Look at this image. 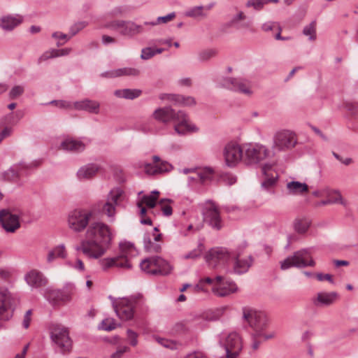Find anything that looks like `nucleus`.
I'll return each mask as SVG.
<instances>
[{
  "label": "nucleus",
  "instance_id": "f257e3e1",
  "mask_svg": "<svg viewBox=\"0 0 358 358\" xmlns=\"http://www.w3.org/2000/svg\"><path fill=\"white\" fill-rule=\"evenodd\" d=\"M113 238L110 228L105 223H92L85 233V238L76 248L77 251L91 259H99L109 249Z\"/></svg>",
  "mask_w": 358,
  "mask_h": 358
},
{
  "label": "nucleus",
  "instance_id": "f03ea898",
  "mask_svg": "<svg viewBox=\"0 0 358 358\" xmlns=\"http://www.w3.org/2000/svg\"><path fill=\"white\" fill-rule=\"evenodd\" d=\"M140 267L143 272L152 275H168L173 270L170 262L159 256L145 258L140 263Z\"/></svg>",
  "mask_w": 358,
  "mask_h": 358
},
{
  "label": "nucleus",
  "instance_id": "7ed1b4c3",
  "mask_svg": "<svg viewBox=\"0 0 358 358\" xmlns=\"http://www.w3.org/2000/svg\"><path fill=\"white\" fill-rule=\"evenodd\" d=\"M315 262L311 256L310 250L304 248L296 251L292 255L280 262V268L287 270L292 267L306 268L314 267Z\"/></svg>",
  "mask_w": 358,
  "mask_h": 358
},
{
  "label": "nucleus",
  "instance_id": "20e7f679",
  "mask_svg": "<svg viewBox=\"0 0 358 358\" xmlns=\"http://www.w3.org/2000/svg\"><path fill=\"white\" fill-rule=\"evenodd\" d=\"M50 336L52 343L59 348L63 354L71 350L72 341L69 329L59 324H52L49 327Z\"/></svg>",
  "mask_w": 358,
  "mask_h": 358
},
{
  "label": "nucleus",
  "instance_id": "39448f33",
  "mask_svg": "<svg viewBox=\"0 0 358 358\" xmlns=\"http://www.w3.org/2000/svg\"><path fill=\"white\" fill-rule=\"evenodd\" d=\"M109 298L112 301L113 307L117 316L123 321H127L133 318L135 306L141 296L119 299H115L112 296Z\"/></svg>",
  "mask_w": 358,
  "mask_h": 358
},
{
  "label": "nucleus",
  "instance_id": "423d86ee",
  "mask_svg": "<svg viewBox=\"0 0 358 358\" xmlns=\"http://www.w3.org/2000/svg\"><path fill=\"white\" fill-rule=\"evenodd\" d=\"M103 27L118 31L120 35L129 38H133L144 32L143 25L130 20H113L106 23Z\"/></svg>",
  "mask_w": 358,
  "mask_h": 358
},
{
  "label": "nucleus",
  "instance_id": "0eeeda50",
  "mask_svg": "<svg viewBox=\"0 0 358 358\" xmlns=\"http://www.w3.org/2000/svg\"><path fill=\"white\" fill-rule=\"evenodd\" d=\"M243 162L245 164H256L270 156V150L259 143H243Z\"/></svg>",
  "mask_w": 358,
  "mask_h": 358
},
{
  "label": "nucleus",
  "instance_id": "6e6552de",
  "mask_svg": "<svg viewBox=\"0 0 358 358\" xmlns=\"http://www.w3.org/2000/svg\"><path fill=\"white\" fill-rule=\"evenodd\" d=\"M243 144L236 141L227 143L222 150V156L225 165L229 168L236 167L241 162H243Z\"/></svg>",
  "mask_w": 358,
  "mask_h": 358
},
{
  "label": "nucleus",
  "instance_id": "1a4fd4ad",
  "mask_svg": "<svg viewBox=\"0 0 358 358\" xmlns=\"http://www.w3.org/2000/svg\"><path fill=\"white\" fill-rule=\"evenodd\" d=\"M296 143L297 138L294 131L289 129H280L273 135L272 149L274 152H285L292 149Z\"/></svg>",
  "mask_w": 358,
  "mask_h": 358
},
{
  "label": "nucleus",
  "instance_id": "9d476101",
  "mask_svg": "<svg viewBox=\"0 0 358 358\" xmlns=\"http://www.w3.org/2000/svg\"><path fill=\"white\" fill-rule=\"evenodd\" d=\"M18 299L8 289H0V320L12 318Z\"/></svg>",
  "mask_w": 358,
  "mask_h": 358
},
{
  "label": "nucleus",
  "instance_id": "9b49d317",
  "mask_svg": "<svg viewBox=\"0 0 358 358\" xmlns=\"http://www.w3.org/2000/svg\"><path fill=\"white\" fill-rule=\"evenodd\" d=\"M137 255L134 245L130 242H122L120 243V254L115 257V267L124 269H131L132 265L131 259Z\"/></svg>",
  "mask_w": 358,
  "mask_h": 358
},
{
  "label": "nucleus",
  "instance_id": "f8f14e48",
  "mask_svg": "<svg viewBox=\"0 0 358 358\" xmlns=\"http://www.w3.org/2000/svg\"><path fill=\"white\" fill-rule=\"evenodd\" d=\"M220 344L224 348L226 353L232 355H239L242 350L241 338L236 332L222 333Z\"/></svg>",
  "mask_w": 358,
  "mask_h": 358
},
{
  "label": "nucleus",
  "instance_id": "ddd939ff",
  "mask_svg": "<svg viewBox=\"0 0 358 358\" xmlns=\"http://www.w3.org/2000/svg\"><path fill=\"white\" fill-rule=\"evenodd\" d=\"M92 216V213L90 210H75L69 215V226L74 231H81L87 226Z\"/></svg>",
  "mask_w": 358,
  "mask_h": 358
},
{
  "label": "nucleus",
  "instance_id": "4468645a",
  "mask_svg": "<svg viewBox=\"0 0 358 358\" xmlns=\"http://www.w3.org/2000/svg\"><path fill=\"white\" fill-rule=\"evenodd\" d=\"M243 317L255 332H262L266 326L264 313L252 308L244 307L243 308Z\"/></svg>",
  "mask_w": 358,
  "mask_h": 358
},
{
  "label": "nucleus",
  "instance_id": "2eb2a0df",
  "mask_svg": "<svg viewBox=\"0 0 358 358\" xmlns=\"http://www.w3.org/2000/svg\"><path fill=\"white\" fill-rule=\"evenodd\" d=\"M231 258L229 251L224 248L210 250L206 256L208 266L213 268L224 266Z\"/></svg>",
  "mask_w": 358,
  "mask_h": 358
},
{
  "label": "nucleus",
  "instance_id": "dca6fc26",
  "mask_svg": "<svg viewBox=\"0 0 358 358\" xmlns=\"http://www.w3.org/2000/svg\"><path fill=\"white\" fill-rule=\"evenodd\" d=\"M204 221L212 228L220 230L222 227V222L217 207L212 201L206 203L203 210Z\"/></svg>",
  "mask_w": 358,
  "mask_h": 358
},
{
  "label": "nucleus",
  "instance_id": "f3484780",
  "mask_svg": "<svg viewBox=\"0 0 358 358\" xmlns=\"http://www.w3.org/2000/svg\"><path fill=\"white\" fill-rule=\"evenodd\" d=\"M174 130L178 135H185L188 133L196 132L199 129L192 124L187 114L182 111H177V115L173 122Z\"/></svg>",
  "mask_w": 358,
  "mask_h": 358
},
{
  "label": "nucleus",
  "instance_id": "a211bd4d",
  "mask_svg": "<svg viewBox=\"0 0 358 358\" xmlns=\"http://www.w3.org/2000/svg\"><path fill=\"white\" fill-rule=\"evenodd\" d=\"M222 86L230 90L240 92L245 95L250 96L252 94L250 82L243 78H224L222 82Z\"/></svg>",
  "mask_w": 358,
  "mask_h": 358
},
{
  "label": "nucleus",
  "instance_id": "6ab92c4d",
  "mask_svg": "<svg viewBox=\"0 0 358 358\" xmlns=\"http://www.w3.org/2000/svg\"><path fill=\"white\" fill-rule=\"evenodd\" d=\"M0 222L8 233H15L20 227V216L7 209L0 210Z\"/></svg>",
  "mask_w": 358,
  "mask_h": 358
},
{
  "label": "nucleus",
  "instance_id": "aec40b11",
  "mask_svg": "<svg viewBox=\"0 0 358 358\" xmlns=\"http://www.w3.org/2000/svg\"><path fill=\"white\" fill-rule=\"evenodd\" d=\"M237 290L238 287L233 281H224L220 275L216 277V283L212 288L213 292L218 296H226L236 292Z\"/></svg>",
  "mask_w": 358,
  "mask_h": 358
},
{
  "label": "nucleus",
  "instance_id": "412c9836",
  "mask_svg": "<svg viewBox=\"0 0 358 358\" xmlns=\"http://www.w3.org/2000/svg\"><path fill=\"white\" fill-rule=\"evenodd\" d=\"M24 279L27 284L32 289H38L45 287L48 282L45 275L37 269H31L28 271L24 275Z\"/></svg>",
  "mask_w": 358,
  "mask_h": 358
},
{
  "label": "nucleus",
  "instance_id": "4be33fe9",
  "mask_svg": "<svg viewBox=\"0 0 358 358\" xmlns=\"http://www.w3.org/2000/svg\"><path fill=\"white\" fill-rule=\"evenodd\" d=\"M152 161L153 164L148 163L144 167L145 173L149 175L168 172L173 169L171 164L166 161H162L157 155L152 157Z\"/></svg>",
  "mask_w": 358,
  "mask_h": 358
},
{
  "label": "nucleus",
  "instance_id": "5701e85b",
  "mask_svg": "<svg viewBox=\"0 0 358 358\" xmlns=\"http://www.w3.org/2000/svg\"><path fill=\"white\" fill-rule=\"evenodd\" d=\"M229 26L234 27L239 30H248L253 31L252 22L247 20V15L243 11H238L229 21Z\"/></svg>",
  "mask_w": 358,
  "mask_h": 358
},
{
  "label": "nucleus",
  "instance_id": "b1692460",
  "mask_svg": "<svg viewBox=\"0 0 358 358\" xmlns=\"http://www.w3.org/2000/svg\"><path fill=\"white\" fill-rule=\"evenodd\" d=\"M177 111L171 107H162L157 108L152 113V117L157 121L164 124H169L173 122Z\"/></svg>",
  "mask_w": 358,
  "mask_h": 358
},
{
  "label": "nucleus",
  "instance_id": "393cba45",
  "mask_svg": "<svg viewBox=\"0 0 358 358\" xmlns=\"http://www.w3.org/2000/svg\"><path fill=\"white\" fill-rule=\"evenodd\" d=\"M20 15H6L0 17V28L4 31H11L22 22Z\"/></svg>",
  "mask_w": 358,
  "mask_h": 358
},
{
  "label": "nucleus",
  "instance_id": "a878e982",
  "mask_svg": "<svg viewBox=\"0 0 358 358\" xmlns=\"http://www.w3.org/2000/svg\"><path fill=\"white\" fill-rule=\"evenodd\" d=\"M338 294L336 292H318L317 295L313 299V303L315 306H328L333 304L338 299Z\"/></svg>",
  "mask_w": 358,
  "mask_h": 358
},
{
  "label": "nucleus",
  "instance_id": "bb28decb",
  "mask_svg": "<svg viewBox=\"0 0 358 358\" xmlns=\"http://www.w3.org/2000/svg\"><path fill=\"white\" fill-rule=\"evenodd\" d=\"M34 166V163L27 164L24 162H20L15 164L5 173V178L8 180L15 181L23 174L24 170L29 169Z\"/></svg>",
  "mask_w": 358,
  "mask_h": 358
},
{
  "label": "nucleus",
  "instance_id": "cd10ccee",
  "mask_svg": "<svg viewBox=\"0 0 358 358\" xmlns=\"http://www.w3.org/2000/svg\"><path fill=\"white\" fill-rule=\"evenodd\" d=\"M100 104L98 101L85 99L73 103V108L78 110H86L90 113L98 114Z\"/></svg>",
  "mask_w": 358,
  "mask_h": 358
},
{
  "label": "nucleus",
  "instance_id": "c85d7f7f",
  "mask_svg": "<svg viewBox=\"0 0 358 358\" xmlns=\"http://www.w3.org/2000/svg\"><path fill=\"white\" fill-rule=\"evenodd\" d=\"M60 148L66 151L78 152L85 150V144L81 141L67 138L62 141L60 144Z\"/></svg>",
  "mask_w": 358,
  "mask_h": 358
},
{
  "label": "nucleus",
  "instance_id": "c756f323",
  "mask_svg": "<svg viewBox=\"0 0 358 358\" xmlns=\"http://www.w3.org/2000/svg\"><path fill=\"white\" fill-rule=\"evenodd\" d=\"M253 263V258L252 256H248L245 258H241L239 255L236 257L234 271L236 273L242 274L246 273Z\"/></svg>",
  "mask_w": 358,
  "mask_h": 358
},
{
  "label": "nucleus",
  "instance_id": "7c9ffc66",
  "mask_svg": "<svg viewBox=\"0 0 358 358\" xmlns=\"http://www.w3.org/2000/svg\"><path fill=\"white\" fill-rule=\"evenodd\" d=\"M99 170L96 164H88L80 167L77 172V177L80 180L90 179L94 177Z\"/></svg>",
  "mask_w": 358,
  "mask_h": 358
},
{
  "label": "nucleus",
  "instance_id": "2f4dec72",
  "mask_svg": "<svg viewBox=\"0 0 358 358\" xmlns=\"http://www.w3.org/2000/svg\"><path fill=\"white\" fill-rule=\"evenodd\" d=\"M287 193L291 195L303 194L308 191V186L305 182L290 181L286 185Z\"/></svg>",
  "mask_w": 358,
  "mask_h": 358
},
{
  "label": "nucleus",
  "instance_id": "473e14b6",
  "mask_svg": "<svg viewBox=\"0 0 358 358\" xmlns=\"http://www.w3.org/2000/svg\"><path fill=\"white\" fill-rule=\"evenodd\" d=\"M160 99L162 100L168 99L172 102L183 106H192L195 104L194 98L191 96L185 97L181 95L164 94L160 96Z\"/></svg>",
  "mask_w": 358,
  "mask_h": 358
},
{
  "label": "nucleus",
  "instance_id": "72a5a7b5",
  "mask_svg": "<svg viewBox=\"0 0 358 358\" xmlns=\"http://www.w3.org/2000/svg\"><path fill=\"white\" fill-rule=\"evenodd\" d=\"M72 49L70 48L64 49H52L45 52L39 58L38 63H41L51 58L66 56L71 53Z\"/></svg>",
  "mask_w": 358,
  "mask_h": 358
},
{
  "label": "nucleus",
  "instance_id": "f704fd0d",
  "mask_svg": "<svg viewBox=\"0 0 358 358\" xmlns=\"http://www.w3.org/2000/svg\"><path fill=\"white\" fill-rule=\"evenodd\" d=\"M325 196L331 204H341L345 207L348 206V201L343 199L339 190L327 189Z\"/></svg>",
  "mask_w": 358,
  "mask_h": 358
},
{
  "label": "nucleus",
  "instance_id": "c9c22d12",
  "mask_svg": "<svg viewBox=\"0 0 358 358\" xmlns=\"http://www.w3.org/2000/svg\"><path fill=\"white\" fill-rule=\"evenodd\" d=\"M142 91L138 89H122L114 92L115 96L126 99H134L141 96Z\"/></svg>",
  "mask_w": 358,
  "mask_h": 358
},
{
  "label": "nucleus",
  "instance_id": "e433bc0d",
  "mask_svg": "<svg viewBox=\"0 0 358 358\" xmlns=\"http://www.w3.org/2000/svg\"><path fill=\"white\" fill-rule=\"evenodd\" d=\"M66 257V248L64 244H60L49 251L47 256V262H52L57 258L64 259Z\"/></svg>",
  "mask_w": 358,
  "mask_h": 358
},
{
  "label": "nucleus",
  "instance_id": "4c0bfd02",
  "mask_svg": "<svg viewBox=\"0 0 358 358\" xmlns=\"http://www.w3.org/2000/svg\"><path fill=\"white\" fill-rule=\"evenodd\" d=\"M60 290V301L66 303L71 301L73 296L75 294L76 287L72 283H66Z\"/></svg>",
  "mask_w": 358,
  "mask_h": 358
},
{
  "label": "nucleus",
  "instance_id": "58836bf2",
  "mask_svg": "<svg viewBox=\"0 0 358 358\" xmlns=\"http://www.w3.org/2000/svg\"><path fill=\"white\" fill-rule=\"evenodd\" d=\"M143 245L146 252L150 253H158L162 250V246L158 243L151 241L149 234H145L143 236Z\"/></svg>",
  "mask_w": 358,
  "mask_h": 358
},
{
  "label": "nucleus",
  "instance_id": "ea45409f",
  "mask_svg": "<svg viewBox=\"0 0 358 358\" xmlns=\"http://www.w3.org/2000/svg\"><path fill=\"white\" fill-rule=\"evenodd\" d=\"M311 222L306 217L297 218L294 222V230L299 234H304L309 229Z\"/></svg>",
  "mask_w": 358,
  "mask_h": 358
},
{
  "label": "nucleus",
  "instance_id": "a19ab883",
  "mask_svg": "<svg viewBox=\"0 0 358 358\" xmlns=\"http://www.w3.org/2000/svg\"><path fill=\"white\" fill-rule=\"evenodd\" d=\"M159 194L157 190L152 191L150 194L143 195L139 202L148 208H153L157 204Z\"/></svg>",
  "mask_w": 358,
  "mask_h": 358
},
{
  "label": "nucleus",
  "instance_id": "79ce46f5",
  "mask_svg": "<svg viewBox=\"0 0 358 358\" xmlns=\"http://www.w3.org/2000/svg\"><path fill=\"white\" fill-rule=\"evenodd\" d=\"M211 8V6H208L207 7H204L202 6H194L189 8L185 13L186 16L190 17H205L206 16V13L205 10H209Z\"/></svg>",
  "mask_w": 358,
  "mask_h": 358
},
{
  "label": "nucleus",
  "instance_id": "37998d69",
  "mask_svg": "<svg viewBox=\"0 0 358 358\" xmlns=\"http://www.w3.org/2000/svg\"><path fill=\"white\" fill-rule=\"evenodd\" d=\"M101 212L103 214L106 215L110 221H113L116 213V205L106 200L102 205Z\"/></svg>",
  "mask_w": 358,
  "mask_h": 358
},
{
  "label": "nucleus",
  "instance_id": "c03bdc74",
  "mask_svg": "<svg viewBox=\"0 0 358 358\" xmlns=\"http://www.w3.org/2000/svg\"><path fill=\"white\" fill-rule=\"evenodd\" d=\"M176 17V13L172 12L165 16L158 17L156 20L151 22H144L143 25L145 26H156L161 24H166L170 21H172Z\"/></svg>",
  "mask_w": 358,
  "mask_h": 358
},
{
  "label": "nucleus",
  "instance_id": "a18cd8bd",
  "mask_svg": "<svg viewBox=\"0 0 358 358\" xmlns=\"http://www.w3.org/2000/svg\"><path fill=\"white\" fill-rule=\"evenodd\" d=\"M123 194L124 192L120 188H114L108 193L107 200L117 206L121 201Z\"/></svg>",
  "mask_w": 358,
  "mask_h": 358
},
{
  "label": "nucleus",
  "instance_id": "49530a36",
  "mask_svg": "<svg viewBox=\"0 0 358 358\" xmlns=\"http://www.w3.org/2000/svg\"><path fill=\"white\" fill-rule=\"evenodd\" d=\"M213 173V171L210 168H205L203 169H197L196 178H199V182L203 183L211 179Z\"/></svg>",
  "mask_w": 358,
  "mask_h": 358
},
{
  "label": "nucleus",
  "instance_id": "de8ad7c7",
  "mask_svg": "<svg viewBox=\"0 0 358 358\" xmlns=\"http://www.w3.org/2000/svg\"><path fill=\"white\" fill-rule=\"evenodd\" d=\"M118 77L121 76H138L140 75V70L136 68L124 67L117 69Z\"/></svg>",
  "mask_w": 358,
  "mask_h": 358
},
{
  "label": "nucleus",
  "instance_id": "09e8293b",
  "mask_svg": "<svg viewBox=\"0 0 358 358\" xmlns=\"http://www.w3.org/2000/svg\"><path fill=\"white\" fill-rule=\"evenodd\" d=\"M45 297L53 303L61 302L60 301V290L48 289L45 293Z\"/></svg>",
  "mask_w": 358,
  "mask_h": 358
},
{
  "label": "nucleus",
  "instance_id": "8fccbe9b",
  "mask_svg": "<svg viewBox=\"0 0 358 358\" xmlns=\"http://www.w3.org/2000/svg\"><path fill=\"white\" fill-rule=\"evenodd\" d=\"M171 202L172 201L170 199H162L159 201V205L164 215L169 217L172 215L173 209L170 204Z\"/></svg>",
  "mask_w": 358,
  "mask_h": 358
},
{
  "label": "nucleus",
  "instance_id": "3c124183",
  "mask_svg": "<svg viewBox=\"0 0 358 358\" xmlns=\"http://www.w3.org/2000/svg\"><path fill=\"white\" fill-rule=\"evenodd\" d=\"M315 22H312L303 28V33L304 35L309 36V39L314 41L316 38Z\"/></svg>",
  "mask_w": 358,
  "mask_h": 358
},
{
  "label": "nucleus",
  "instance_id": "603ef678",
  "mask_svg": "<svg viewBox=\"0 0 358 358\" xmlns=\"http://www.w3.org/2000/svg\"><path fill=\"white\" fill-rule=\"evenodd\" d=\"M24 116V112L18 110L15 113H11L7 115L8 122L9 124H17Z\"/></svg>",
  "mask_w": 358,
  "mask_h": 358
},
{
  "label": "nucleus",
  "instance_id": "864d4df0",
  "mask_svg": "<svg viewBox=\"0 0 358 358\" xmlns=\"http://www.w3.org/2000/svg\"><path fill=\"white\" fill-rule=\"evenodd\" d=\"M155 341L162 345L163 347L169 349H176L177 348V343L174 342L173 341L160 338V337H155Z\"/></svg>",
  "mask_w": 358,
  "mask_h": 358
},
{
  "label": "nucleus",
  "instance_id": "5fc2aeb1",
  "mask_svg": "<svg viewBox=\"0 0 358 358\" xmlns=\"http://www.w3.org/2000/svg\"><path fill=\"white\" fill-rule=\"evenodd\" d=\"M116 327L117 324H115L114 319L112 318L103 320L99 327L100 329L108 331H112Z\"/></svg>",
  "mask_w": 358,
  "mask_h": 358
},
{
  "label": "nucleus",
  "instance_id": "6e6d98bb",
  "mask_svg": "<svg viewBox=\"0 0 358 358\" xmlns=\"http://www.w3.org/2000/svg\"><path fill=\"white\" fill-rule=\"evenodd\" d=\"M52 37L58 41L57 43V45L58 47L64 45L66 41H68L71 38L70 36H68L67 34L59 31L54 32L52 34Z\"/></svg>",
  "mask_w": 358,
  "mask_h": 358
},
{
  "label": "nucleus",
  "instance_id": "4d7b16f0",
  "mask_svg": "<svg viewBox=\"0 0 358 358\" xmlns=\"http://www.w3.org/2000/svg\"><path fill=\"white\" fill-rule=\"evenodd\" d=\"M99 264L101 268L106 271L112 267H115V259L114 257L103 258L99 261Z\"/></svg>",
  "mask_w": 358,
  "mask_h": 358
},
{
  "label": "nucleus",
  "instance_id": "13d9d810",
  "mask_svg": "<svg viewBox=\"0 0 358 358\" xmlns=\"http://www.w3.org/2000/svg\"><path fill=\"white\" fill-rule=\"evenodd\" d=\"M264 6V0H248L245 3L247 8H253L256 10H262Z\"/></svg>",
  "mask_w": 358,
  "mask_h": 358
},
{
  "label": "nucleus",
  "instance_id": "bf43d9fd",
  "mask_svg": "<svg viewBox=\"0 0 358 358\" xmlns=\"http://www.w3.org/2000/svg\"><path fill=\"white\" fill-rule=\"evenodd\" d=\"M24 92V88L22 85L14 86L9 92V98L15 99L22 95Z\"/></svg>",
  "mask_w": 358,
  "mask_h": 358
},
{
  "label": "nucleus",
  "instance_id": "052dcab7",
  "mask_svg": "<svg viewBox=\"0 0 358 358\" xmlns=\"http://www.w3.org/2000/svg\"><path fill=\"white\" fill-rule=\"evenodd\" d=\"M216 55V50L210 49L202 51L199 55V58L201 61H206L210 58L215 57Z\"/></svg>",
  "mask_w": 358,
  "mask_h": 358
},
{
  "label": "nucleus",
  "instance_id": "680f3d73",
  "mask_svg": "<svg viewBox=\"0 0 358 358\" xmlns=\"http://www.w3.org/2000/svg\"><path fill=\"white\" fill-rule=\"evenodd\" d=\"M87 26V23L85 22H80L78 23L74 24L71 28H70V36L71 38L73 36H75L77 33H78L80 30L84 29Z\"/></svg>",
  "mask_w": 358,
  "mask_h": 358
},
{
  "label": "nucleus",
  "instance_id": "e2e57ef3",
  "mask_svg": "<svg viewBox=\"0 0 358 358\" xmlns=\"http://www.w3.org/2000/svg\"><path fill=\"white\" fill-rule=\"evenodd\" d=\"M127 12V10L125 7L119 6L113 8L107 15H110L112 17H118L124 15Z\"/></svg>",
  "mask_w": 358,
  "mask_h": 358
},
{
  "label": "nucleus",
  "instance_id": "0e129e2a",
  "mask_svg": "<svg viewBox=\"0 0 358 358\" xmlns=\"http://www.w3.org/2000/svg\"><path fill=\"white\" fill-rule=\"evenodd\" d=\"M155 56L154 48L150 47L144 48L141 50V58L143 60H148Z\"/></svg>",
  "mask_w": 358,
  "mask_h": 358
},
{
  "label": "nucleus",
  "instance_id": "69168bd1",
  "mask_svg": "<svg viewBox=\"0 0 358 358\" xmlns=\"http://www.w3.org/2000/svg\"><path fill=\"white\" fill-rule=\"evenodd\" d=\"M221 180L228 185H232L236 182V177L231 173H225L221 176Z\"/></svg>",
  "mask_w": 358,
  "mask_h": 358
},
{
  "label": "nucleus",
  "instance_id": "338daca9",
  "mask_svg": "<svg viewBox=\"0 0 358 358\" xmlns=\"http://www.w3.org/2000/svg\"><path fill=\"white\" fill-rule=\"evenodd\" d=\"M127 339L129 343L132 346H136L138 344V334L135 331L131 329H128L127 331Z\"/></svg>",
  "mask_w": 358,
  "mask_h": 358
},
{
  "label": "nucleus",
  "instance_id": "774afa93",
  "mask_svg": "<svg viewBox=\"0 0 358 358\" xmlns=\"http://www.w3.org/2000/svg\"><path fill=\"white\" fill-rule=\"evenodd\" d=\"M129 350V348L127 346H120L117 350L113 353L110 358H122V355Z\"/></svg>",
  "mask_w": 358,
  "mask_h": 358
}]
</instances>
